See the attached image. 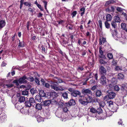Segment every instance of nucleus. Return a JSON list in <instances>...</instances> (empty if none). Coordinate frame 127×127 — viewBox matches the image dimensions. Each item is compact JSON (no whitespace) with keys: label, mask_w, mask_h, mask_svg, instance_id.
Masks as SVG:
<instances>
[{"label":"nucleus","mask_w":127,"mask_h":127,"mask_svg":"<svg viewBox=\"0 0 127 127\" xmlns=\"http://www.w3.org/2000/svg\"><path fill=\"white\" fill-rule=\"evenodd\" d=\"M116 22L113 21L111 23V25L113 28L115 29L116 28H117Z\"/></svg>","instance_id":"473e14b6"},{"label":"nucleus","mask_w":127,"mask_h":127,"mask_svg":"<svg viewBox=\"0 0 127 127\" xmlns=\"http://www.w3.org/2000/svg\"><path fill=\"white\" fill-rule=\"evenodd\" d=\"M95 95L96 97H100L103 95L101 90H97L95 92Z\"/></svg>","instance_id":"ddd939ff"},{"label":"nucleus","mask_w":127,"mask_h":127,"mask_svg":"<svg viewBox=\"0 0 127 127\" xmlns=\"http://www.w3.org/2000/svg\"><path fill=\"white\" fill-rule=\"evenodd\" d=\"M106 18L107 21H110L112 19V17L110 14H108L106 16Z\"/></svg>","instance_id":"a878e982"},{"label":"nucleus","mask_w":127,"mask_h":127,"mask_svg":"<svg viewBox=\"0 0 127 127\" xmlns=\"http://www.w3.org/2000/svg\"><path fill=\"white\" fill-rule=\"evenodd\" d=\"M85 8L84 7L81 8L80 9V11L82 12L81 13V16H83L84 14L85 13Z\"/></svg>","instance_id":"72a5a7b5"},{"label":"nucleus","mask_w":127,"mask_h":127,"mask_svg":"<svg viewBox=\"0 0 127 127\" xmlns=\"http://www.w3.org/2000/svg\"><path fill=\"white\" fill-rule=\"evenodd\" d=\"M68 90L69 92L71 93H72L75 90H74L73 88H69L68 89Z\"/></svg>","instance_id":"338daca9"},{"label":"nucleus","mask_w":127,"mask_h":127,"mask_svg":"<svg viewBox=\"0 0 127 127\" xmlns=\"http://www.w3.org/2000/svg\"><path fill=\"white\" fill-rule=\"evenodd\" d=\"M29 101H30L32 104V106H33L34 105V103H36L35 100L34 98L31 97L29 99Z\"/></svg>","instance_id":"412c9836"},{"label":"nucleus","mask_w":127,"mask_h":127,"mask_svg":"<svg viewBox=\"0 0 127 127\" xmlns=\"http://www.w3.org/2000/svg\"><path fill=\"white\" fill-rule=\"evenodd\" d=\"M63 111L65 112H67V111L68 110L67 108L66 107H64L63 108Z\"/></svg>","instance_id":"0e129e2a"},{"label":"nucleus","mask_w":127,"mask_h":127,"mask_svg":"<svg viewBox=\"0 0 127 127\" xmlns=\"http://www.w3.org/2000/svg\"><path fill=\"white\" fill-rule=\"evenodd\" d=\"M76 103L75 101L73 99H71L67 103H66L65 104L67 105V104L69 105V106H72L74 105Z\"/></svg>","instance_id":"dca6fc26"},{"label":"nucleus","mask_w":127,"mask_h":127,"mask_svg":"<svg viewBox=\"0 0 127 127\" xmlns=\"http://www.w3.org/2000/svg\"><path fill=\"white\" fill-rule=\"evenodd\" d=\"M86 102L87 104L88 103L95 102V100H94L93 98L90 96H88L87 98H86Z\"/></svg>","instance_id":"9d476101"},{"label":"nucleus","mask_w":127,"mask_h":127,"mask_svg":"<svg viewBox=\"0 0 127 127\" xmlns=\"http://www.w3.org/2000/svg\"><path fill=\"white\" fill-rule=\"evenodd\" d=\"M22 94L23 95H27L28 94V90L23 91L22 92Z\"/></svg>","instance_id":"ea45409f"},{"label":"nucleus","mask_w":127,"mask_h":127,"mask_svg":"<svg viewBox=\"0 0 127 127\" xmlns=\"http://www.w3.org/2000/svg\"><path fill=\"white\" fill-rule=\"evenodd\" d=\"M37 121L38 122H40L42 121H43L44 120L43 118L40 116H38L36 118Z\"/></svg>","instance_id":"cd10ccee"},{"label":"nucleus","mask_w":127,"mask_h":127,"mask_svg":"<svg viewBox=\"0 0 127 127\" xmlns=\"http://www.w3.org/2000/svg\"><path fill=\"white\" fill-rule=\"evenodd\" d=\"M34 80L35 81V83L38 85H40V81L38 78H35L34 79Z\"/></svg>","instance_id":"49530a36"},{"label":"nucleus","mask_w":127,"mask_h":127,"mask_svg":"<svg viewBox=\"0 0 127 127\" xmlns=\"http://www.w3.org/2000/svg\"><path fill=\"white\" fill-rule=\"evenodd\" d=\"M42 105L40 104L37 103L36 104L35 106V108L36 109L38 110H41L42 108Z\"/></svg>","instance_id":"a211bd4d"},{"label":"nucleus","mask_w":127,"mask_h":127,"mask_svg":"<svg viewBox=\"0 0 127 127\" xmlns=\"http://www.w3.org/2000/svg\"><path fill=\"white\" fill-rule=\"evenodd\" d=\"M96 113L98 114H100L103 112V111L100 107L98 108L97 109H96Z\"/></svg>","instance_id":"f704fd0d"},{"label":"nucleus","mask_w":127,"mask_h":127,"mask_svg":"<svg viewBox=\"0 0 127 127\" xmlns=\"http://www.w3.org/2000/svg\"><path fill=\"white\" fill-rule=\"evenodd\" d=\"M124 75L121 73H119L118 75L117 78L119 80L122 79L124 78Z\"/></svg>","instance_id":"c756f323"},{"label":"nucleus","mask_w":127,"mask_h":127,"mask_svg":"<svg viewBox=\"0 0 127 127\" xmlns=\"http://www.w3.org/2000/svg\"><path fill=\"white\" fill-rule=\"evenodd\" d=\"M6 116L5 114H3L1 115L0 116V119L3 122L6 119Z\"/></svg>","instance_id":"b1692460"},{"label":"nucleus","mask_w":127,"mask_h":127,"mask_svg":"<svg viewBox=\"0 0 127 127\" xmlns=\"http://www.w3.org/2000/svg\"><path fill=\"white\" fill-rule=\"evenodd\" d=\"M107 104H108V106L110 107L112 106L113 105L116 107V108L115 109V110H117L118 108V105L115 102H113L111 100L107 101Z\"/></svg>","instance_id":"423d86ee"},{"label":"nucleus","mask_w":127,"mask_h":127,"mask_svg":"<svg viewBox=\"0 0 127 127\" xmlns=\"http://www.w3.org/2000/svg\"><path fill=\"white\" fill-rule=\"evenodd\" d=\"M116 7L115 6L111 5L105 9V11L106 12H114L115 9V8Z\"/></svg>","instance_id":"39448f33"},{"label":"nucleus","mask_w":127,"mask_h":127,"mask_svg":"<svg viewBox=\"0 0 127 127\" xmlns=\"http://www.w3.org/2000/svg\"><path fill=\"white\" fill-rule=\"evenodd\" d=\"M77 14V12L76 11H74L71 14L72 18H73L75 16L76 14Z\"/></svg>","instance_id":"603ef678"},{"label":"nucleus","mask_w":127,"mask_h":127,"mask_svg":"<svg viewBox=\"0 0 127 127\" xmlns=\"http://www.w3.org/2000/svg\"><path fill=\"white\" fill-rule=\"evenodd\" d=\"M50 95L52 96H54L55 97L57 96V94L55 91H53L51 93Z\"/></svg>","instance_id":"37998d69"},{"label":"nucleus","mask_w":127,"mask_h":127,"mask_svg":"<svg viewBox=\"0 0 127 127\" xmlns=\"http://www.w3.org/2000/svg\"><path fill=\"white\" fill-rule=\"evenodd\" d=\"M25 46V43L23 41H20L19 40V43L18 45V47H23Z\"/></svg>","instance_id":"4be33fe9"},{"label":"nucleus","mask_w":127,"mask_h":127,"mask_svg":"<svg viewBox=\"0 0 127 127\" xmlns=\"http://www.w3.org/2000/svg\"><path fill=\"white\" fill-rule=\"evenodd\" d=\"M42 1L43 2V3H44V8H45V9L46 10L47 12H48V11L47 10V2L46 1H45V0H43Z\"/></svg>","instance_id":"4c0bfd02"},{"label":"nucleus","mask_w":127,"mask_h":127,"mask_svg":"<svg viewBox=\"0 0 127 127\" xmlns=\"http://www.w3.org/2000/svg\"><path fill=\"white\" fill-rule=\"evenodd\" d=\"M54 83L58 84L59 83H61L63 82V80L59 78H58L57 77H55L54 78Z\"/></svg>","instance_id":"4468645a"},{"label":"nucleus","mask_w":127,"mask_h":127,"mask_svg":"<svg viewBox=\"0 0 127 127\" xmlns=\"http://www.w3.org/2000/svg\"><path fill=\"white\" fill-rule=\"evenodd\" d=\"M116 95V94L115 93L113 92H108L107 95L105 96L103 98L104 100H105L108 96L109 99H112L115 97Z\"/></svg>","instance_id":"f03ea898"},{"label":"nucleus","mask_w":127,"mask_h":127,"mask_svg":"<svg viewBox=\"0 0 127 127\" xmlns=\"http://www.w3.org/2000/svg\"><path fill=\"white\" fill-rule=\"evenodd\" d=\"M5 23L4 21L1 20L0 21V29L3 28L5 25Z\"/></svg>","instance_id":"5701e85b"},{"label":"nucleus","mask_w":127,"mask_h":127,"mask_svg":"<svg viewBox=\"0 0 127 127\" xmlns=\"http://www.w3.org/2000/svg\"><path fill=\"white\" fill-rule=\"evenodd\" d=\"M62 95L64 99H66L68 98V93L66 92L62 93Z\"/></svg>","instance_id":"393cba45"},{"label":"nucleus","mask_w":127,"mask_h":127,"mask_svg":"<svg viewBox=\"0 0 127 127\" xmlns=\"http://www.w3.org/2000/svg\"><path fill=\"white\" fill-rule=\"evenodd\" d=\"M102 49V48L101 46L99 48V55H102L103 54V51L101 50Z\"/></svg>","instance_id":"864d4df0"},{"label":"nucleus","mask_w":127,"mask_h":127,"mask_svg":"<svg viewBox=\"0 0 127 127\" xmlns=\"http://www.w3.org/2000/svg\"><path fill=\"white\" fill-rule=\"evenodd\" d=\"M111 4L110 0L106 1L104 5L105 6H107L108 5Z\"/></svg>","instance_id":"5fc2aeb1"},{"label":"nucleus","mask_w":127,"mask_h":127,"mask_svg":"<svg viewBox=\"0 0 127 127\" xmlns=\"http://www.w3.org/2000/svg\"><path fill=\"white\" fill-rule=\"evenodd\" d=\"M84 99H82V98L79 97L78 102L79 103L83 105H87L86 101L84 100Z\"/></svg>","instance_id":"2eb2a0df"},{"label":"nucleus","mask_w":127,"mask_h":127,"mask_svg":"<svg viewBox=\"0 0 127 127\" xmlns=\"http://www.w3.org/2000/svg\"><path fill=\"white\" fill-rule=\"evenodd\" d=\"M89 84H95L96 82L95 80L93 79L89 81Z\"/></svg>","instance_id":"09e8293b"},{"label":"nucleus","mask_w":127,"mask_h":127,"mask_svg":"<svg viewBox=\"0 0 127 127\" xmlns=\"http://www.w3.org/2000/svg\"><path fill=\"white\" fill-rule=\"evenodd\" d=\"M114 89L115 90L118 91L119 90L120 88L119 86L116 85L114 87Z\"/></svg>","instance_id":"4d7b16f0"},{"label":"nucleus","mask_w":127,"mask_h":127,"mask_svg":"<svg viewBox=\"0 0 127 127\" xmlns=\"http://www.w3.org/2000/svg\"><path fill=\"white\" fill-rule=\"evenodd\" d=\"M28 79L31 82H33L34 80V78L32 77H30L28 78Z\"/></svg>","instance_id":"e2e57ef3"},{"label":"nucleus","mask_w":127,"mask_h":127,"mask_svg":"<svg viewBox=\"0 0 127 127\" xmlns=\"http://www.w3.org/2000/svg\"><path fill=\"white\" fill-rule=\"evenodd\" d=\"M39 95L42 97H47L46 96L45 93H44V91L43 90L40 91L39 92Z\"/></svg>","instance_id":"f3484780"},{"label":"nucleus","mask_w":127,"mask_h":127,"mask_svg":"<svg viewBox=\"0 0 127 127\" xmlns=\"http://www.w3.org/2000/svg\"><path fill=\"white\" fill-rule=\"evenodd\" d=\"M107 57L109 59H112L113 58V55L112 54L109 53L107 54Z\"/></svg>","instance_id":"c03bdc74"},{"label":"nucleus","mask_w":127,"mask_h":127,"mask_svg":"<svg viewBox=\"0 0 127 127\" xmlns=\"http://www.w3.org/2000/svg\"><path fill=\"white\" fill-rule=\"evenodd\" d=\"M39 95H36L35 97V99L38 102H40L42 100V98Z\"/></svg>","instance_id":"aec40b11"},{"label":"nucleus","mask_w":127,"mask_h":127,"mask_svg":"<svg viewBox=\"0 0 127 127\" xmlns=\"http://www.w3.org/2000/svg\"><path fill=\"white\" fill-rule=\"evenodd\" d=\"M97 87V85H94L91 88V89L93 91H94L96 89Z\"/></svg>","instance_id":"bf43d9fd"},{"label":"nucleus","mask_w":127,"mask_h":127,"mask_svg":"<svg viewBox=\"0 0 127 127\" xmlns=\"http://www.w3.org/2000/svg\"><path fill=\"white\" fill-rule=\"evenodd\" d=\"M116 10L118 12H121L122 11L123 9L121 7H118L116 8Z\"/></svg>","instance_id":"3c124183"},{"label":"nucleus","mask_w":127,"mask_h":127,"mask_svg":"<svg viewBox=\"0 0 127 127\" xmlns=\"http://www.w3.org/2000/svg\"><path fill=\"white\" fill-rule=\"evenodd\" d=\"M82 93L84 95H92V92L89 89H83L82 90Z\"/></svg>","instance_id":"7ed1b4c3"},{"label":"nucleus","mask_w":127,"mask_h":127,"mask_svg":"<svg viewBox=\"0 0 127 127\" xmlns=\"http://www.w3.org/2000/svg\"><path fill=\"white\" fill-rule=\"evenodd\" d=\"M67 27H68V28L71 30H72L73 29V26L72 25L69 24H67Z\"/></svg>","instance_id":"79ce46f5"},{"label":"nucleus","mask_w":127,"mask_h":127,"mask_svg":"<svg viewBox=\"0 0 127 127\" xmlns=\"http://www.w3.org/2000/svg\"><path fill=\"white\" fill-rule=\"evenodd\" d=\"M16 97L18 100V101L20 103L23 102L25 100V97L20 95L19 94H17L16 95Z\"/></svg>","instance_id":"20e7f679"},{"label":"nucleus","mask_w":127,"mask_h":127,"mask_svg":"<svg viewBox=\"0 0 127 127\" xmlns=\"http://www.w3.org/2000/svg\"><path fill=\"white\" fill-rule=\"evenodd\" d=\"M19 79L15 80L13 81V83L16 84V85L18 86L19 85Z\"/></svg>","instance_id":"de8ad7c7"},{"label":"nucleus","mask_w":127,"mask_h":127,"mask_svg":"<svg viewBox=\"0 0 127 127\" xmlns=\"http://www.w3.org/2000/svg\"><path fill=\"white\" fill-rule=\"evenodd\" d=\"M50 103V102L49 100H45L44 101H43L41 102V104L42 106L45 107L47 106H49Z\"/></svg>","instance_id":"f8f14e48"},{"label":"nucleus","mask_w":127,"mask_h":127,"mask_svg":"<svg viewBox=\"0 0 127 127\" xmlns=\"http://www.w3.org/2000/svg\"><path fill=\"white\" fill-rule=\"evenodd\" d=\"M71 95L75 97H77V96H79V97L82 98L84 96L81 95V94L80 92L78 90H74L72 93H71Z\"/></svg>","instance_id":"f257e3e1"},{"label":"nucleus","mask_w":127,"mask_h":127,"mask_svg":"<svg viewBox=\"0 0 127 127\" xmlns=\"http://www.w3.org/2000/svg\"><path fill=\"white\" fill-rule=\"evenodd\" d=\"M121 86V89L122 90L124 89L126 90V89H127V83H125L122 84Z\"/></svg>","instance_id":"7c9ffc66"},{"label":"nucleus","mask_w":127,"mask_h":127,"mask_svg":"<svg viewBox=\"0 0 127 127\" xmlns=\"http://www.w3.org/2000/svg\"><path fill=\"white\" fill-rule=\"evenodd\" d=\"M20 111L22 113L24 114L27 112L28 110L26 108H23Z\"/></svg>","instance_id":"a19ab883"},{"label":"nucleus","mask_w":127,"mask_h":127,"mask_svg":"<svg viewBox=\"0 0 127 127\" xmlns=\"http://www.w3.org/2000/svg\"><path fill=\"white\" fill-rule=\"evenodd\" d=\"M31 24L30 21H28L27 22V30H29V26H31Z\"/></svg>","instance_id":"052dcab7"},{"label":"nucleus","mask_w":127,"mask_h":127,"mask_svg":"<svg viewBox=\"0 0 127 127\" xmlns=\"http://www.w3.org/2000/svg\"><path fill=\"white\" fill-rule=\"evenodd\" d=\"M104 76L102 75L100 78V83L102 85H105L106 83V78Z\"/></svg>","instance_id":"6e6552de"},{"label":"nucleus","mask_w":127,"mask_h":127,"mask_svg":"<svg viewBox=\"0 0 127 127\" xmlns=\"http://www.w3.org/2000/svg\"><path fill=\"white\" fill-rule=\"evenodd\" d=\"M101 40L103 44L104 43L106 42V39L103 37L102 38Z\"/></svg>","instance_id":"774afa93"},{"label":"nucleus","mask_w":127,"mask_h":127,"mask_svg":"<svg viewBox=\"0 0 127 127\" xmlns=\"http://www.w3.org/2000/svg\"><path fill=\"white\" fill-rule=\"evenodd\" d=\"M100 74L103 75H106V71L104 67L103 66H101L99 69Z\"/></svg>","instance_id":"1a4fd4ad"},{"label":"nucleus","mask_w":127,"mask_h":127,"mask_svg":"<svg viewBox=\"0 0 127 127\" xmlns=\"http://www.w3.org/2000/svg\"><path fill=\"white\" fill-rule=\"evenodd\" d=\"M37 6L38 7L40 10L41 11H43V8L42 7H41V6L40 5L38 4L37 5Z\"/></svg>","instance_id":"13d9d810"},{"label":"nucleus","mask_w":127,"mask_h":127,"mask_svg":"<svg viewBox=\"0 0 127 127\" xmlns=\"http://www.w3.org/2000/svg\"><path fill=\"white\" fill-rule=\"evenodd\" d=\"M55 114L56 116L60 118L61 117V115L62 114L61 113H57V112H56Z\"/></svg>","instance_id":"8fccbe9b"},{"label":"nucleus","mask_w":127,"mask_h":127,"mask_svg":"<svg viewBox=\"0 0 127 127\" xmlns=\"http://www.w3.org/2000/svg\"><path fill=\"white\" fill-rule=\"evenodd\" d=\"M98 56L100 58H102L103 59H106V58L105 55L103 54H102V55H99Z\"/></svg>","instance_id":"6e6d98bb"},{"label":"nucleus","mask_w":127,"mask_h":127,"mask_svg":"<svg viewBox=\"0 0 127 127\" xmlns=\"http://www.w3.org/2000/svg\"><path fill=\"white\" fill-rule=\"evenodd\" d=\"M25 106L26 107H30L31 106H32V104L31 103L30 101H29V100H28L26 101L25 103Z\"/></svg>","instance_id":"6ab92c4d"},{"label":"nucleus","mask_w":127,"mask_h":127,"mask_svg":"<svg viewBox=\"0 0 127 127\" xmlns=\"http://www.w3.org/2000/svg\"><path fill=\"white\" fill-rule=\"evenodd\" d=\"M114 21L116 22H120L121 20L118 16H116L114 17Z\"/></svg>","instance_id":"bb28decb"},{"label":"nucleus","mask_w":127,"mask_h":127,"mask_svg":"<svg viewBox=\"0 0 127 127\" xmlns=\"http://www.w3.org/2000/svg\"><path fill=\"white\" fill-rule=\"evenodd\" d=\"M28 79L26 75H24L19 79V83H27V81L25 80Z\"/></svg>","instance_id":"0eeeda50"},{"label":"nucleus","mask_w":127,"mask_h":127,"mask_svg":"<svg viewBox=\"0 0 127 127\" xmlns=\"http://www.w3.org/2000/svg\"><path fill=\"white\" fill-rule=\"evenodd\" d=\"M24 4L27 6H28L29 7H32V4L30 2H25L24 3Z\"/></svg>","instance_id":"e433bc0d"},{"label":"nucleus","mask_w":127,"mask_h":127,"mask_svg":"<svg viewBox=\"0 0 127 127\" xmlns=\"http://www.w3.org/2000/svg\"><path fill=\"white\" fill-rule=\"evenodd\" d=\"M13 85L12 84H7L6 85V86L7 88H11L13 86Z\"/></svg>","instance_id":"680f3d73"},{"label":"nucleus","mask_w":127,"mask_h":127,"mask_svg":"<svg viewBox=\"0 0 127 127\" xmlns=\"http://www.w3.org/2000/svg\"><path fill=\"white\" fill-rule=\"evenodd\" d=\"M121 28L123 30H126V24L124 23H122L121 25Z\"/></svg>","instance_id":"58836bf2"},{"label":"nucleus","mask_w":127,"mask_h":127,"mask_svg":"<svg viewBox=\"0 0 127 127\" xmlns=\"http://www.w3.org/2000/svg\"><path fill=\"white\" fill-rule=\"evenodd\" d=\"M30 91L32 95H33L34 94L37 93L36 90L33 88L31 89Z\"/></svg>","instance_id":"c85d7f7f"},{"label":"nucleus","mask_w":127,"mask_h":127,"mask_svg":"<svg viewBox=\"0 0 127 127\" xmlns=\"http://www.w3.org/2000/svg\"><path fill=\"white\" fill-rule=\"evenodd\" d=\"M105 24L106 27L107 29H109L110 27V24L108 22L106 21L105 23Z\"/></svg>","instance_id":"a18cd8bd"},{"label":"nucleus","mask_w":127,"mask_h":127,"mask_svg":"<svg viewBox=\"0 0 127 127\" xmlns=\"http://www.w3.org/2000/svg\"><path fill=\"white\" fill-rule=\"evenodd\" d=\"M90 111L93 113H96L97 110H96V109L95 108L92 107L90 108Z\"/></svg>","instance_id":"2f4dec72"},{"label":"nucleus","mask_w":127,"mask_h":127,"mask_svg":"<svg viewBox=\"0 0 127 127\" xmlns=\"http://www.w3.org/2000/svg\"><path fill=\"white\" fill-rule=\"evenodd\" d=\"M47 88H48L50 87V85L48 83H45L44 86Z\"/></svg>","instance_id":"69168bd1"},{"label":"nucleus","mask_w":127,"mask_h":127,"mask_svg":"<svg viewBox=\"0 0 127 127\" xmlns=\"http://www.w3.org/2000/svg\"><path fill=\"white\" fill-rule=\"evenodd\" d=\"M51 88L54 90L56 91H58L60 90L61 91H63L64 90V89L61 87H57L56 85H51Z\"/></svg>","instance_id":"9b49d317"},{"label":"nucleus","mask_w":127,"mask_h":127,"mask_svg":"<svg viewBox=\"0 0 127 127\" xmlns=\"http://www.w3.org/2000/svg\"><path fill=\"white\" fill-rule=\"evenodd\" d=\"M99 62L101 64H106L107 63V62L105 61L102 59H100L99 60Z\"/></svg>","instance_id":"c9c22d12"}]
</instances>
